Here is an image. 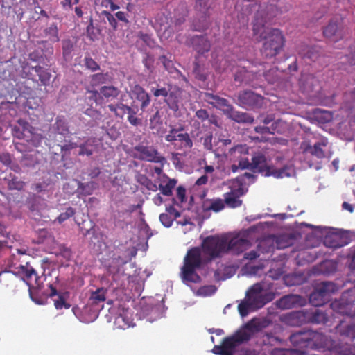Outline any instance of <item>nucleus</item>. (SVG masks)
<instances>
[{
  "mask_svg": "<svg viewBox=\"0 0 355 355\" xmlns=\"http://www.w3.org/2000/svg\"><path fill=\"white\" fill-rule=\"evenodd\" d=\"M209 112L205 109H200L196 111L195 116L201 122H204L209 119Z\"/></svg>",
  "mask_w": 355,
  "mask_h": 355,
  "instance_id": "6e6d98bb",
  "label": "nucleus"
},
{
  "mask_svg": "<svg viewBox=\"0 0 355 355\" xmlns=\"http://www.w3.org/2000/svg\"><path fill=\"white\" fill-rule=\"evenodd\" d=\"M75 210L72 207H68L64 212H62L58 217L57 218V220L62 223L70 217H72L75 214Z\"/></svg>",
  "mask_w": 355,
  "mask_h": 355,
  "instance_id": "5fc2aeb1",
  "label": "nucleus"
},
{
  "mask_svg": "<svg viewBox=\"0 0 355 355\" xmlns=\"http://www.w3.org/2000/svg\"><path fill=\"white\" fill-rule=\"evenodd\" d=\"M73 49V44L70 40H65L62 42V53L65 59L70 58Z\"/></svg>",
  "mask_w": 355,
  "mask_h": 355,
  "instance_id": "09e8293b",
  "label": "nucleus"
},
{
  "mask_svg": "<svg viewBox=\"0 0 355 355\" xmlns=\"http://www.w3.org/2000/svg\"><path fill=\"white\" fill-rule=\"evenodd\" d=\"M214 0H196V8L204 15H209L212 9Z\"/></svg>",
  "mask_w": 355,
  "mask_h": 355,
  "instance_id": "58836bf2",
  "label": "nucleus"
},
{
  "mask_svg": "<svg viewBox=\"0 0 355 355\" xmlns=\"http://www.w3.org/2000/svg\"><path fill=\"white\" fill-rule=\"evenodd\" d=\"M251 246L245 232H240L232 236L226 234V252L239 254Z\"/></svg>",
  "mask_w": 355,
  "mask_h": 355,
  "instance_id": "9b49d317",
  "label": "nucleus"
},
{
  "mask_svg": "<svg viewBox=\"0 0 355 355\" xmlns=\"http://www.w3.org/2000/svg\"><path fill=\"white\" fill-rule=\"evenodd\" d=\"M227 116L237 123H252L254 121V118L252 116L247 113L236 111L234 107Z\"/></svg>",
  "mask_w": 355,
  "mask_h": 355,
  "instance_id": "7c9ffc66",
  "label": "nucleus"
},
{
  "mask_svg": "<svg viewBox=\"0 0 355 355\" xmlns=\"http://www.w3.org/2000/svg\"><path fill=\"white\" fill-rule=\"evenodd\" d=\"M251 334L248 329L236 331L233 335L223 338L220 345H215L212 352L217 355H233L236 347L248 341Z\"/></svg>",
  "mask_w": 355,
  "mask_h": 355,
  "instance_id": "39448f33",
  "label": "nucleus"
},
{
  "mask_svg": "<svg viewBox=\"0 0 355 355\" xmlns=\"http://www.w3.org/2000/svg\"><path fill=\"white\" fill-rule=\"evenodd\" d=\"M114 324L118 328L125 329L132 326V320L126 315L120 314L116 318Z\"/></svg>",
  "mask_w": 355,
  "mask_h": 355,
  "instance_id": "79ce46f5",
  "label": "nucleus"
},
{
  "mask_svg": "<svg viewBox=\"0 0 355 355\" xmlns=\"http://www.w3.org/2000/svg\"><path fill=\"white\" fill-rule=\"evenodd\" d=\"M112 77L109 73H98L91 76V84L94 86L105 84L112 81Z\"/></svg>",
  "mask_w": 355,
  "mask_h": 355,
  "instance_id": "e433bc0d",
  "label": "nucleus"
},
{
  "mask_svg": "<svg viewBox=\"0 0 355 355\" xmlns=\"http://www.w3.org/2000/svg\"><path fill=\"white\" fill-rule=\"evenodd\" d=\"M328 144V140L326 138H322L320 141L315 143L313 146L308 141H302L300 146L302 153L305 155L309 153L311 155L318 159H323L325 157V153L322 148L326 147Z\"/></svg>",
  "mask_w": 355,
  "mask_h": 355,
  "instance_id": "2eb2a0df",
  "label": "nucleus"
},
{
  "mask_svg": "<svg viewBox=\"0 0 355 355\" xmlns=\"http://www.w3.org/2000/svg\"><path fill=\"white\" fill-rule=\"evenodd\" d=\"M35 75L39 77V80H40L43 85H46L49 83L51 77V73L41 66L37 65L28 67L27 78L37 81L35 78Z\"/></svg>",
  "mask_w": 355,
  "mask_h": 355,
  "instance_id": "b1692460",
  "label": "nucleus"
},
{
  "mask_svg": "<svg viewBox=\"0 0 355 355\" xmlns=\"http://www.w3.org/2000/svg\"><path fill=\"white\" fill-rule=\"evenodd\" d=\"M337 355H355V345L349 344L337 345L334 351Z\"/></svg>",
  "mask_w": 355,
  "mask_h": 355,
  "instance_id": "ea45409f",
  "label": "nucleus"
},
{
  "mask_svg": "<svg viewBox=\"0 0 355 355\" xmlns=\"http://www.w3.org/2000/svg\"><path fill=\"white\" fill-rule=\"evenodd\" d=\"M14 146L15 149L20 153L30 152L32 150L28 143L25 144L23 142H15Z\"/></svg>",
  "mask_w": 355,
  "mask_h": 355,
  "instance_id": "13d9d810",
  "label": "nucleus"
},
{
  "mask_svg": "<svg viewBox=\"0 0 355 355\" xmlns=\"http://www.w3.org/2000/svg\"><path fill=\"white\" fill-rule=\"evenodd\" d=\"M211 105L216 109L220 110L225 115L229 114L233 107L227 99L220 96L216 101L211 102Z\"/></svg>",
  "mask_w": 355,
  "mask_h": 355,
  "instance_id": "4c0bfd02",
  "label": "nucleus"
},
{
  "mask_svg": "<svg viewBox=\"0 0 355 355\" xmlns=\"http://www.w3.org/2000/svg\"><path fill=\"white\" fill-rule=\"evenodd\" d=\"M15 269L17 271L14 273L21 276V279L28 285L29 294L31 296V289L34 287H40V277L28 262L25 264H20Z\"/></svg>",
  "mask_w": 355,
  "mask_h": 355,
  "instance_id": "f8f14e48",
  "label": "nucleus"
},
{
  "mask_svg": "<svg viewBox=\"0 0 355 355\" xmlns=\"http://www.w3.org/2000/svg\"><path fill=\"white\" fill-rule=\"evenodd\" d=\"M131 98L140 103V109L144 111L150 103L149 94L140 85H136L131 90Z\"/></svg>",
  "mask_w": 355,
  "mask_h": 355,
  "instance_id": "5701e85b",
  "label": "nucleus"
},
{
  "mask_svg": "<svg viewBox=\"0 0 355 355\" xmlns=\"http://www.w3.org/2000/svg\"><path fill=\"white\" fill-rule=\"evenodd\" d=\"M236 162H238V164H239L241 169H250V162L249 161L248 156L240 157L238 159H236Z\"/></svg>",
  "mask_w": 355,
  "mask_h": 355,
  "instance_id": "bf43d9fd",
  "label": "nucleus"
},
{
  "mask_svg": "<svg viewBox=\"0 0 355 355\" xmlns=\"http://www.w3.org/2000/svg\"><path fill=\"white\" fill-rule=\"evenodd\" d=\"M336 328L340 335L352 339L355 338V324H345L343 322H340Z\"/></svg>",
  "mask_w": 355,
  "mask_h": 355,
  "instance_id": "72a5a7b5",
  "label": "nucleus"
},
{
  "mask_svg": "<svg viewBox=\"0 0 355 355\" xmlns=\"http://www.w3.org/2000/svg\"><path fill=\"white\" fill-rule=\"evenodd\" d=\"M299 87L308 98L320 100L322 98L320 82L313 74L302 73L299 79Z\"/></svg>",
  "mask_w": 355,
  "mask_h": 355,
  "instance_id": "6e6552de",
  "label": "nucleus"
},
{
  "mask_svg": "<svg viewBox=\"0 0 355 355\" xmlns=\"http://www.w3.org/2000/svg\"><path fill=\"white\" fill-rule=\"evenodd\" d=\"M180 156L181 155L178 153H171V160L176 168H182L183 164L181 162Z\"/></svg>",
  "mask_w": 355,
  "mask_h": 355,
  "instance_id": "680f3d73",
  "label": "nucleus"
},
{
  "mask_svg": "<svg viewBox=\"0 0 355 355\" xmlns=\"http://www.w3.org/2000/svg\"><path fill=\"white\" fill-rule=\"evenodd\" d=\"M261 288L258 285L253 286L247 293L246 298L250 302L253 310L263 307L267 302L271 300L267 295L261 293Z\"/></svg>",
  "mask_w": 355,
  "mask_h": 355,
  "instance_id": "dca6fc26",
  "label": "nucleus"
},
{
  "mask_svg": "<svg viewBox=\"0 0 355 355\" xmlns=\"http://www.w3.org/2000/svg\"><path fill=\"white\" fill-rule=\"evenodd\" d=\"M297 51L302 57L308 58L313 61L318 58L321 52L320 48L318 46H309L305 44H302Z\"/></svg>",
  "mask_w": 355,
  "mask_h": 355,
  "instance_id": "a878e982",
  "label": "nucleus"
},
{
  "mask_svg": "<svg viewBox=\"0 0 355 355\" xmlns=\"http://www.w3.org/2000/svg\"><path fill=\"white\" fill-rule=\"evenodd\" d=\"M226 252V234L210 235L204 238L200 246L189 249L180 268V277L184 283L201 282L197 270Z\"/></svg>",
  "mask_w": 355,
  "mask_h": 355,
  "instance_id": "f257e3e1",
  "label": "nucleus"
},
{
  "mask_svg": "<svg viewBox=\"0 0 355 355\" xmlns=\"http://www.w3.org/2000/svg\"><path fill=\"white\" fill-rule=\"evenodd\" d=\"M107 290L103 287L98 288L92 291L87 300V306H90L94 311H99L103 306V302L106 300Z\"/></svg>",
  "mask_w": 355,
  "mask_h": 355,
  "instance_id": "a211bd4d",
  "label": "nucleus"
},
{
  "mask_svg": "<svg viewBox=\"0 0 355 355\" xmlns=\"http://www.w3.org/2000/svg\"><path fill=\"white\" fill-rule=\"evenodd\" d=\"M239 105L246 110L261 107L263 103V98L252 91L241 92L238 96Z\"/></svg>",
  "mask_w": 355,
  "mask_h": 355,
  "instance_id": "ddd939ff",
  "label": "nucleus"
},
{
  "mask_svg": "<svg viewBox=\"0 0 355 355\" xmlns=\"http://www.w3.org/2000/svg\"><path fill=\"white\" fill-rule=\"evenodd\" d=\"M290 341L300 343L304 347H310L319 350L330 352H334L338 345L335 340L326 335L310 329L291 334Z\"/></svg>",
  "mask_w": 355,
  "mask_h": 355,
  "instance_id": "7ed1b4c3",
  "label": "nucleus"
},
{
  "mask_svg": "<svg viewBox=\"0 0 355 355\" xmlns=\"http://www.w3.org/2000/svg\"><path fill=\"white\" fill-rule=\"evenodd\" d=\"M323 34L331 42H336L339 41L345 34L343 24H328L324 28Z\"/></svg>",
  "mask_w": 355,
  "mask_h": 355,
  "instance_id": "412c9836",
  "label": "nucleus"
},
{
  "mask_svg": "<svg viewBox=\"0 0 355 355\" xmlns=\"http://www.w3.org/2000/svg\"><path fill=\"white\" fill-rule=\"evenodd\" d=\"M53 128L58 134L66 136L69 134V128L67 119L64 116H58L53 124Z\"/></svg>",
  "mask_w": 355,
  "mask_h": 355,
  "instance_id": "2f4dec72",
  "label": "nucleus"
},
{
  "mask_svg": "<svg viewBox=\"0 0 355 355\" xmlns=\"http://www.w3.org/2000/svg\"><path fill=\"white\" fill-rule=\"evenodd\" d=\"M245 178L249 180L248 183H252L254 181L255 176L250 173L245 172L242 175L237 177L235 181L238 184L239 187H243V184H246Z\"/></svg>",
  "mask_w": 355,
  "mask_h": 355,
  "instance_id": "8fccbe9b",
  "label": "nucleus"
},
{
  "mask_svg": "<svg viewBox=\"0 0 355 355\" xmlns=\"http://www.w3.org/2000/svg\"><path fill=\"white\" fill-rule=\"evenodd\" d=\"M150 92L155 98L162 97L168 107L174 111L179 109L181 90L176 86L168 84L166 87H151Z\"/></svg>",
  "mask_w": 355,
  "mask_h": 355,
  "instance_id": "0eeeda50",
  "label": "nucleus"
},
{
  "mask_svg": "<svg viewBox=\"0 0 355 355\" xmlns=\"http://www.w3.org/2000/svg\"><path fill=\"white\" fill-rule=\"evenodd\" d=\"M139 37L140 39L149 47H153L155 44L154 40L151 36L148 34L139 33Z\"/></svg>",
  "mask_w": 355,
  "mask_h": 355,
  "instance_id": "4d7b16f0",
  "label": "nucleus"
},
{
  "mask_svg": "<svg viewBox=\"0 0 355 355\" xmlns=\"http://www.w3.org/2000/svg\"><path fill=\"white\" fill-rule=\"evenodd\" d=\"M250 170L254 173H259L265 176H273L276 178L288 176L287 166L285 165L280 168L269 166L265 155L261 152L254 153L252 155Z\"/></svg>",
  "mask_w": 355,
  "mask_h": 355,
  "instance_id": "20e7f679",
  "label": "nucleus"
},
{
  "mask_svg": "<svg viewBox=\"0 0 355 355\" xmlns=\"http://www.w3.org/2000/svg\"><path fill=\"white\" fill-rule=\"evenodd\" d=\"M128 153L133 158L141 161L162 164L166 162L165 157L158 152L155 146L144 145L143 142L130 148Z\"/></svg>",
  "mask_w": 355,
  "mask_h": 355,
  "instance_id": "423d86ee",
  "label": "nucleus"
},
{
  "mask_svg": "<svg viewBox=\"0 0 355 355\" xmlns=\"http://www.w3.org/2000/svg\"><path fill=\"white\" fill-rule=\"evenodd\" d=\"M55 306L57 309H61L63 307L69 309L70 305L66 303L62 296L60 295L58 300L55 301Z\"/></svg>",
  "mask_w": 355,
  "mask_h": 355,
  "instance_id": "69168bd1",
  "label": "nucleus"
},
{
  "mask_svg": "<svg viewBox=\"0 0 355 355\" xmlns=\"http://www.w3.org/2000/svg\"><path fill=\"white\" fill-rule=\"evenodd\" d=\"M209 205L207 207V210H211L214 212H218L225 207V202L220 198L212 199L209 200Z\"/></svg>",
  "mask_w": 355,
  "mask_h": 355,
  "instance_id": "37998d69",
  "label": "nucleus"
},
{
  "mask_svg": "<svg viewBox=\"0 0 355 355\" xmlns=\"http://www.w3.org/2000/svg\"><path fill=\"white\" fill-rule=\"evenodd\" d=\"M250 148L246 144L236 145L231 148L229 150L230 159L236 162L240 157L248 156L249 155Z\"/></svg>",
  "mask_w": 355,
  "mask_h": 355,
  "instance_id": "473e14b6",
  "label": "nucleus"
},
{
  "mask_svg": "<svg viewBox=\"0 0 355 355\" xmlns=\"http://www.w3.org/2000/svg\"><path fill=\"white\" fill-rule=\"evenodd\" d=\"M95 96H101L102 98L107 99H114L118 97L120 90L114 86H103L100 88L99 92H93Z\"/></svg>",
  "mask_w": 355,
  "mask_h": 355,
  "instance_id": "cd10ccee",
  "label": "nucleus"
},
{
  "mask_svg": "<svg viewBox=\"0 0 355 355\" xmlns=\"http://www.w3.org/2000/svg\"><path fill=\"white\" fill-rule=\"evenodd\" d=\"M175 220V218L170 214L166 213H162L159 215V220L162 224L166 227H170L173 225V222Z\"/></svg>",
  "mask_w": 355,
  "mask_h": 355,
  "instance_id": "603ef678",
  "label": "nucleus"
},
{
  "mask_svg": "<svg viewBox=\"0 0 355 355\" xmlns=\"http://www.w3.org/2000/svg\"><path fill=\"white\" fill-rule=\"evenodd\" d=\"M338 289L336 284L331 282H323L318 284L309 296L310 303L315 307L326 304Z\"/></svg>",
  "mask_w": 355,
  "mask_h": 355,
  "instance_id": "1a4fd4ad",
  "label": "nucleus"
},
{
  "mask_svg": "<svg viewBox=\"0 0 355 355\" xmlns=\"http://www.w3.org/2000/svg\"><path fill=\"white\" fill-rule=\"evenodd\" d=\"M109 110L113 112L116 117L123 118L126 113L132 112L137 114V112L131 107L124 105L122 103L108 105Z\"/></svg>",
  "mask_w": 355,
  "mask_h": 355,
  "instance_id": "c85d7f7f",
  "label": "nucleus"
},
{
  "mask_svg": "<svg viewBox=\"0 0 355 355\" xmlns=\"http://www.w3.org/2000/svg\"><path fill=\"white\" fill-rule=\"evenodd\" d=\"M252 30L256 40H264L261 49L263 57L271 58L281 52L284 40L279 29L269 28L266 24H253Z\"/></svg>",
  "mask_w": 355,
  "mask_h": 355,
  "instance_id": "f03ea898",
  "label": "nucleus"
},
{
  "mask_svg": "<svg viewBox=\"0 0 355 355\" xmlns=\"http://www.w3.org/2000/svg\"><path fill=\"white\" fill-rule=\"evenodd\" d=\"M94 143V139L89 138L83 144L79 145L78 147L80 148V150L78 152V155H87L88 157L92 155L96 149Z\"/></svg>",
  "mask_w": 355,
  "mask_h": 355,
  "instance_id": "f704fd0d",
  "label": "nucleus"
},
{
  "mask_svg": "<svg viewBox=\"0 0 355 355\" xmlns=\"http://www.w3.org/2000/svg\"><path fill=\"white\" fill-rule=\"evenodd\" d=\"M275 249V236H268L261 239L257 245V250L260 252L269 253Z\"/></svg>",
  "mask_w": 355,
  "mask_h": 355,
  "instance_id": "c756f323",
  "label": "nucleus"
},
{
  "mask_svg": "<svg viewBox=\"0 0 355 355\" xmlns=\"http://www.w3.org/2000/svg\"><path fill=\"white\" fill-rule=\"evenodd\" d=\"M286 123L280 119H277L273 121L270 125L271 134L283 133L286 128Z\"/></svg>",
  "mask_w": 355,
  "mask_h": 355,
  "instance_id": "c03bdc74",
  "label": "nucleus"
},
{
  "mask_svg": "<svg viewBox=\"0 0 355 355\" xmlns=\"http://www.w3.org/2000/svg\"><path fill=\"white\" fill-rule=\"evenodd\" d=\"M238 310L242 317L246 316L250 310H253L250 302L246 298L245 301L241 302L238 306Z\"/></svg>",
  "mask_w": 355,
  "mask_h": 355,
  "instance_id": "de8ad7c7",
  "label": "nucleus"
},
{
  "mask_svg": "<svg viewBox=\"0 0 355 355\" xmlns=\"http://www.w3.org/2000/svg\"><path fill=\"white\" fill-rule=\"evenodd\" d=\"M309 320L313 323L325 324L327 322V315L324 311L315 309V311L311 313Z\"/></svg>",
  "mask_w": 355,
  "mask_h": 355,
  "instance_id": "a19ab883",
  "label": "nucleus"
},
{
  "mask_svg": "<svg viewBox=\"0 0 355 355\" xmlns=\"http://www.w3.org/2000/svg\"><path fill=\"white\" fill-rule=\"evenodd\" d=\"M288 247V235L275 236V248L284 249Z\"/></svg>",
  "mask_w": 355,
  "mask_h": 355,
  "instance_id": "49530a36",
  "label": "nucleus"
},
{
  "mask_svg": "<svg viewBox=\"0 0 355 355\" xmlns=\"http://www.w3.org/2000/svg\"><path fill=\"white\" fill-rule=\"evenodd\" d=\"M46 35H49V40L52 42H55L59 40L58 28L54 24H52L51 26L46 31Z\"/></svg>",
  "mask_w": 355,
  "mask_h": 355,
  "instance_id": "864d4df0",
  "label": "nucleus"
},
{
  "mask_svg": "<svg viewBox=\"0 0 355 355\" xmlns=\"http://www.w3.org/2000/svg\"><path fill=\"white\" fill-rule=\"evenodd\" d=\"M191 43L194 50L200 54L207 53L211 48V43L205 35L193 36Z\"/></svg>",
  "mask_w": 355,
  "mask_h": 355,
  "instance_id": "393cba45",
  "label": "nucleus"
},
{
  "mask_svg": "<svg viewBox=\"0 0 355 355\" xmlns=\"http://www.w3.org/2000/svg\"><path fill=\"white\" fill-rule=\"evenodd\" d=\"M243 195L244 189L243 187H238L237 188L231 187L230 191L224 194V202L228 207H239L242 205V200L240 198Z\"/></svg>",
  "mask_w": 355,
  "mask_h": 355,
  "instance_id": "6ab92c4d",
  "label": "nucleus"
},
{
  "mask_svg": "<svg viewBox=\"0 0 355 355\" xmlns=\"http://www.w3.org/2000/svg\"><path fill=\"white\" fill-rule=\"evenodd\" d=\"M32 130V125L26 120L19 119L17 124L11 126V132L13 137L26 141L28 137L29 130Z\"/></svg>",
  "mask_w": 355,
  "mask_h": 355,
  "instance_id": "4be33fe9",
  "label": "nucleus"
},
{
  "mask_svg": "<svg viewBox=\"0 0 355 355\" xmlns=\"http://www.w3.org/2000/svg\"><path fill=\"white\" fill-rule=\"evenodd\" d=\"M276 305L279 309H288V295L283 296L280 300H277Z\"/></svg>",
  "mask_w": 355,
  "mask_h": 355,
  "instance_id": "e2e57ef3",
  "label": "nucleus"
},
{
  "mask_svg": "<svg viewBox=\"0 0 355 355\" xmlns=\"http://www.w3.org/2000/svg\"><path fill=\"white\" fill-rule=\"evenodd\" d=\"M275 72L276 70L272 68L270 69L268 71H266L264 73L265 78L269 83L272 84L275 83L276 80H277V76L273 75Z\"/></svg>",
  "mask_w": 355,
  "mask_h": 355,
  "instance_id": "052dcab7",
  "label": "nucleus"
},
{
  "mask_svg": "<svg viewBox=\"0 0 355 355\" xmlns=\"http://www.w3.org/2000/svg\"><path fill=\"white\" fill-rule=\"evenodd\" d=\"M259 6L254 1L249 0H241L237 2L235 9L238 12L239 22H245L250 20V16L254 15L258 10Z\"/></svg>",
  "mask_w": 355,
  "mask_h": 355,
  "instance_id": "4468645a",
  "label": "nucleus"
},
{
  "mask_svg": "<svg viewBox=\"0 0 355 355\" xmlns=\"http://www.w3.org/2000/svg\"><path fill=\"white\" fill-rule=\"evenodd\" d=\"M84 64L87 69L92 71H96L100 69L99 64L94 59L89 56H86L84 58Z\"/></svg>",
  "mask_w": 355,
  "mask_h": 355,
  "instance_id": "3c124183",
  "label": "nucleus"
},
{
  "mask_svg": "<svg viewBox=\"0 0 355 355\" xmlns=\"http://www.w3.org/2000/svg\"><path fill=\"white\" fill-rule=\"evenodd\" d=\"M182 130L183 128H171L164 138L175 150L187 152L192 148L193 144L189 133L180 132Z\"/></svg>",
  "mask_w": 355,
  "mask_h": 355,
  "instance_id": "9d476101",
  "label": "nucleus"
},
{
  "mask_svg": "<svg viewBox=\"0 0 355 355\" xmlns=\"http://www.w3.org/2000/svg\"><path fill=\"white\" fill-rule=\"evenodd\" d=\"M160 61L162 62L164 68L169 72H172L173 64L172 61L168 60L165 55H162L159 58Z\"/></svg>",
  "mask_w": 355,
  "mask_h": 355,
  "instance_id": "0e129e2a",
  "label": "nucleus"
},
{
  "mask_svg": "<svg viewBox=\"0 0 355 355\" xmlns=\"http://www.w3.org/2000/svg\"><path fill=\"white\" fill-rule=\"evenodd\" d=\"M324 245L331 248H339L348 243L347 239L338 232L327 233L324 237Z\"/></svg>",
  "mask_w": 355,
  "mask_h": 355,
  "instance_id": "aec40b11",
  "label": "nucleus"
},
{
  "mask_svg": "<svg viewBox=\"0 0 355 355\" xmlns=\"http://www.w3.org/2000/svg\"><path fill=\"white\" fill-rule=\"evenodd\" d=\"M254 130L257 133H259L261 135L271 134L270 126H266L265 125L255 127Z\"/></svg>",
  "mask_w": 355,
  "mask_h": 355,
  "instance_id": "774afa93",
  "label": "nucleus"
},
{
  "mask_svg": "<svg viewBox=\"0 0 355 355\" xmlns=\"http://www.w3.org/2000/svg\"><path fill=\"white\" fill-rule=\"evenodd\" d=\"M28 137L26 138V142L32 147H38L41 145L44 137L40 133L35 132V128L32 126V130H29Z\"/></svg>",
  "mask_w": 355,
  "mask_h": 355,
  "instance_id": "c9c22d12",
  "label": "nucleus"
},
{
  "mask_svg": "<svg viewBox=\"0 0 355 355\" xmlns=\"http://www.w3.org/2000/svg\"><path fill=\"white\" fill-rule=\"evenodd\" d=\"M194 126L197 129V132H193V137L199 138L200 141H202V144L204 148L206 150H212V133L209 132L205 135V136H201V130H200V121H195Z\"/></svg>",
  "mask_w": 355,
  "mask_h": 355,
  "instance_id": "bb28decb",
  "label": "nucleus"
},
{
  "mask_svg": "<svg viewBox=\"0 0 355 355\" xmlns=\"http://www.w3.org/2000/svg\"><path fill=\"white\" fill-rule=\"evenodd\" d=\"M177 182L175 180H169L165 184H159V189L163 195L170 196L172 195L173 189L175 187Z\"/></svg>",
  "mask_w": 355,
  "mask_h": 355,
  "instance_id": "a18cd8bd",
  "label": "nucleus"
},
{
  "mask_svg": "<svg viewBox=\"0 0 355 355\" xmlns=\"http://www.w3.org/2000/svg\"><path fill=\"white\" fill-rule=\"evenodd\" d=\"M0 180L10 191H22L26 186V182L21 178L10 171H3L0 175Z\"/></svg>",
  "mask_w": 355,
  "mask_h": 355,
  "instance_id": "f3484780",
  "label": "nucleus"
},
{
  "mask_svg": "<svg viewBox=\"0 0 355 355\" xmlns=\"http://www.w3.org/2000/svg\"><path fill=\"white\" fill-rule=\"evenodd\" d=\"M135 115L136 114H133L132 112L128 113V121L131 125L137 126L141 124V120L136 117Z\"/></svg>",
  "mask_w": 355,
  "mask_h": 355,
  "instance_id": "338daca9",
  "label": "nucleus"
}]
</instances>
